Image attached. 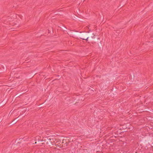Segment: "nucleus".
<instances>
[{
    "label": "nucleus",
    "mask_w": 153,
    "mask_h": 153,
    "mask_svg": "<svg viewBox=\"0 0 153 153\" xmlns=\"http://www.w3.org/2000/svg\"><path fill=\"white\" fill-rule=\"evenodd\" d=\"M88 32H84L82 33L80 32H79L78 37L83 40H85L86 42H88Z\"/></svg>",
    "instance_id": "1"
},
{
    "label": "nucleus",
    "mask_w": 153,
    "mask_h": 153,
    "mask_svg": "<svg viewBox=\"0 0 153 153\" xmlns=\"http://www.w3.org/2000/svg\"><path fill=\"white\" fill-rule=\"evenodd\" d=\"M79 33V32L77 31L71 30H70L68 32V34L70 36L73 37H78Z\"/></svg>",
    "instance_id": "2"
},
{
    "label": "nucleus",
    "mask_w": 153,
    "mask_h": 153,
    "mask_svg": "<svg viewBox=\"0 0 153 153\" xmlns=\"http://www.w3.org/2000/svg\"><path fill=\"white\" fill-rule=\"evenodd\" d=\"M88 40H94L97 41V36H95L94 34L92 33H88Z\"/></svg>",
    "instance_id": "3"
},
{
    "label": "nucleus",
    "mask_w": 153,
    "mask_h": 153,
    "mask_svg": "<svg viewBox=\"0 0 153 153\" xmlns=\"http://www.w3.org/2000/svg\"><path fill=\"white\" fill-rule=\"evenodd\" d=\"M62 143L61 141L59 140L55 142L54 145L56 146V147H59V148L65 147V144L64 146V145L62 144Z\"/></svg>",
    "instance_id": "4"
},
{
    "label": "nucleus",
    "mask_w": 153,
    "mask_h": 153,
    "mask_svg": "<svg viewBox=\"0 0 153 153\" xmlns=\"http://www.w3.org/2000/svg\"><path fill=\"white\" fill-rule=\"evenodd\" d=\"M55 143V141H53V139H51L50 138L49 139L47 138L46 144L49 145V146H50L53 145H54Z\"/></svg>",
    "instance_id": "5"
},
{
    "label": "nucleus",
    "mask_w": 153,
    "mask_h": 153,
    "mask_svg": "<svg viewBox=\"0 0 153 153\" xmlns=\"http://www.w3.org/2000/svg\"><path fill=\"white\" fill-rule=\"evenodd\" d=\"M35 139V141H36L35 142V144H36L37 143L42 142L43 141V140L41 139L40 137H36Z\"/></svg>",
    "instance_id": "6"
},
{
    "label": "nucleus",
    "mask_w": 153,
    "mask_h": 153,
    "mask_svg": "<svg viewBox=\"0 0 153 153\" xmlns=\"http://www.w3.org/2000/svg\"><path fill=\"white\" fill-rule=\"evenodd\" d=\"M19 117L20 116H19L18 117L16 118L15 119L13 120L11 122L12 124H16V122L18 121Z\"/></svg>",
    "instance_id": "7"
},
{
    "label": "nucleus",
    "mask_w": 153,
    "mask_h": 153,
    "mask_svg": "<svg viewBox=\"0 0 153 153\" xmlns=\"http://www.w3.org/2000/svg\"><path fill=\"white\" fill-rule=\"evenodd\" d=\"M62 144H63L64 145L65 144V147L67 146V144H66L67 143L66 142V140L63 139L62 140Z\"/></svg>",
    "instance_id": "8"
},
{
    "label": "nucleus",
    "mask_w": 153,
    "mask_h": 153,
    "mask_svg": "<svg viewBox=\"0 0 153 153\" xmlns=\"http://www.w3.org/2000/svg\"><path fill=\"white\" fill-rule=\"evenodd\" d=\"M22 94H17L15 95L14 97H19L20 96H22Z\"/></svg>",
    "instance_id": "9"
},
{
    "label": "nucleus",
    "mask_w": 153,
    "mask_h": 153,
    "mask_svg": "<svg viewBox=\"0 0 153 153\" xmlns=\"http://www.w3.org/2000/svg\"><path fill=\"white\" fill-rule=\"evenodd\" d=\"M21 143L20 142H18L16 143V145L18 146V148H19L21 147L20 144Z\"/></svg>",
    "instance_id": "10"
},
{
    "label": "nucleus",
    "mask_w": 153,
    "mask_h": 153,
    "mask_svg": "<svg viewBox=\"0 0 153 153\" xmlns=\"http://www.w3.org/2000/svg\"><path fill=\"white\" fill-rule=\"evenodd\" d=\"M6 103V100H3L1 102V105H4Z\"/></svg>",
    "instance_id": "11"
},
{
    "label": "nucleus",
    "mask_w": 153,
    "mask_h": 153,
    "mask_svg": "<svg viewBox=\"0 0 153 153\" xmlns=\"http://www.w3.org/2000/svg\"><path fill=\"white\" fill-rule=\"evenodd\" d=\"M17 140H16V141ZM17 141H16L15 142V143H16H16H17Z\"/></svg>",
    "instance_id": "12"
},
{
    "label": "nucleus",
    "mask_w": 153,
    "mask_h": 153,
    "mask_svg": "<svg viewBox=\"0 0 153 153\" xmlns=\"http://www.w3.org/2000/svg\"><path fill=\"white\" fill-rule=\"evenodd\" d=\"M44 143H42V144H44Z\"/></svg>",
    "instance_id": "13"
},
{
    "label": "nucleus",
    "mask_w": 153,
    "mask_h": 153,
    "mask_svg": "<svg viewBox=\"0 0 153 153\" xmlns=\"http://www.w3.org/2000/svg\"><path fill=\"white\" fill-rule=\"evenodd\" d=\"M136 153H137V152H136Z\"/></svg>",
    "instance_id": "14"
}]
</instances>
